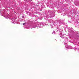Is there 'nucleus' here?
I'll return each instance as SVG.
<instances>
[{
	"mask_svg": "<svg viewBox=\"0 0 79 79\" xmlns=\"http://www.w3.org/2000/svg\"><path fill=\"white\" fill-rule=\"evenodd\" d=\"M26 23H23V25H24L25 24H26Z\"/></svg>",
	"mask_w": 79,
	"mask_h": 79,
	"instance_id": "f257e3e1",
	"label": "nucleus"
}]
</instances>
